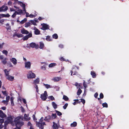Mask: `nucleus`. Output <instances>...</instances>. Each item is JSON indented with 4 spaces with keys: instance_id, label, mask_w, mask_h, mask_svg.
<instances>
[{
    "instance_id": "obj_36",
    "label": "nucleus",
    "mask_w": 129,
    "mask_h": 129,
    "mask_svg": "<svg viewBox=\"0 0 129 129\" xmlns=\"http://www.w3.org/2000/svg\"><path fill=\"white\" fill-rule=\"evenodd\" d=\"M46 40L48 41H51L52 39L50 38V37L49 36H47L46 38Z\"/></svg>"
},
{
    "instance_id": "obj_38",
    "label": "nucleus",
    "mask_w": 129,
    "mask_h": 129,
    "mask_svg": "<svg viewBox=\"0 0 129 129\" xmlns=\"http://www.w3.org/2000/svg\"><path fill=\"white\" fill-rule=\"evenodd\" d=\"M30 24V22H27L25 24V26L26 27H27L29 26Z\"/></svg>"
},
{
    "instance_id": "obj_2",
    "label": "nucleus",
    "mask_w": 129,
    "mask_h": 129,
    "mask_svg": "<svg viewBox=\"0 0 129 129\" xmlns=\"http://www.w3.org/2000/svg\"><path fill=\"white\" fill-rule=\"evenodd\" d=\"M27 77L28 79H33L35 77L36 75L31 71H29L27 74Z\"/></svg>"
},
{
    "instance_id": "obj_19",
    "label": "nucleus",
    "mask_w": 129,
    "mask_h": 129,
    "mask_svg": "<svg viewBox=\"0 0 129 129\" xmlns=\"http://www.w3.org/2000/svg\"><path fill=\"white\" fill-rule=\"evenodd\" d=\"M48 28L49 27L48 25L46 24H44L42 26V29L43 30H45L48 29Z\"/></svg>"
},
{
    "instance_id": "obj_9",
    "label": "nucleus",
    "mask_w": 129,
    "mask_h": 129,
    "mask_svg": "<svg viewBox=\"0 0 129 129\" xmlns=\"http://www.w3.org/2000/svg\"><path fill=\"white\" fill-rule=\"evenodd\" d=\"M30 47L32 48H38L39 47V46L38 45H36L35 43H32L29 44Z\"/></svg>"
},
{
    "instance_id": "obj_45",
    "label": "nucleus",
    "mask_w": 129,
    "mask_h": 129,
    "mask_svg": "<svg viewBox=\"0 0 129 129\" xmlns=\"http://www.w3.org/2000/svg\"><path fill=\"white\" fill-rule=\"evenodd\" d=\"M56 111L57 115L60 116L62 115V113L60 112L57 111Z\"/></svg>"
},
{
    "instance_id": "obj_24",
    "label": "nucleus",
    "mask_w": 129,
    "mask_h": 129,
    "mask_svg": "<svg viewBox=\"0 0 129 129\" xmlns=\"http://www.w3.org/2000/svg\"><path fill=\"white\" fill-rule=\"evenodd\" d=\"M91 74L93 78H95L96 77V75L95 73L93 71H91Z\"/></svg>"
},
{
    "instance_id": "obj_46",
    "label": "nucleus",
    "mask_w": 129,
    "mask_h": 129,
    "mask_svg": "<svg viewBox=\"0 0 129 129\" xmlns=\"http://www.w3.org/2000/svg\"><path fill=\"white\" fill-rule=\"evenodd\" d=\"M56 117V114H52V117L54 119Z\"/></svg>"
},
{
    "instance_id": "obj_25",
    "label": "nucleus",
    "mask_w": 129,
    "mask_h": 129,
    "mask_svg": "<svg viewBox=\"0 0 129 129\" xmlns=\"http://www.w3.org/2000/svg\"><path fill=\"white\" fill-rule=\"evenodd\" d=\"M52 105L54 109H56L57 107V105L54 102H53L52 103Z\"/></svg>"
},
{
    "instance_id": "obj_10",
    "label": "nucleus",
    "mask_w": 129,
    "mask_h": 129,
    "mask_svg": "<svg viewBox=\"0 0 129 129\" xmlns=\"http://www.w3.org/2000/svg\"><path fill=\"white\" fill-rule=\"evenodd\" d=\"M53 125L52 126L53 129H58L59 126V124L56 123L54 122H53Z\"/></svg>"
},
{
    "instance_id": "obj_58",
    "label": "nucleus",
    "mask_w": 129,
    "mask_h": 129,
    "mask_svg": "<svg viewBox=\"0 0 129 129\" xmlns=\"http://www.w3.org/2000/svg\"><path fill=\"white\" fill-rule=\"evenodd\" d=\"M25 12L26 14V17H29V14L26 12V11L25 10V11H24Z\"/></svg>"
},
{
    "instance_id": "obj_33",
    "label": "nucleus",
    "mask_w": 129,
    "mask_h": 129,
    "mask_svg": "<svg viewBox=\"0 0 129 129\" xmlns=\"http://www.w3.org/2000/svg\"><path fill=\"white\" fill-rule=\"evenodd\" d=\"M82 92V90L79 88L77 92V94L78 95H79Z\"/></svg>"
},
{
    "instance_id": "obj_11",
    "label": "nucleus",
    "mask_w": 129,
    "mask_h": 129,
    "mask_svg": "<svg viewBox=\"0 0 129 129\" xmlns=\"http://www.w3.org/2000/svg\"><path fill=\"white\" fill-rule=\"evenodd\" d=\"M32 36V34L31 33H29L28 34L23 37V40H27L28 38L31 37Z\"/></svg>"
},
{
    "instance_id": "obj_16",
    "label": "nucleus",
    "mask_w": 129,
    "mask_h": 129,
    "mask_svg": "<svg viewBox=\"0 0 129 129\" xmlns=\"http://www.w3.org/2000/svg\"><path fill=\"white\" fill-rule=\"evenodd\" d=\"M30 117H29L28 115H27L26 114H24V120L28 121L30 120Z\"/></svg>"
},
{
    "instance_id": "obj_64",
    "label": "nucleus",
    "mask_w": 129,
    "mask_h": 129,
    "mask_svg": "<svg viewBox=\"0 0 129 129\" xmlns=\"http://www.w3.org/2000/svg\"><path fill=\"white\" fill-rule=\"evenodd\" d=\"M41 69L44 70H46V67L45 66H43L41 67Z\"/></svg>"
},
{
    "instance_id": "obj_14",
    "label": "nucleus",
    "mask_w": 129,
    "mask_h": 129,
    "mask_svg": "<svg viewBox=\"0 0 129 129\" xmlns=\"http://www.w3.org/2000/svg\"><path fill=\"white\" fill-rule=\"evenodd\" d=\"M6 78L8 80L11 81H13L14 79V77L11 76L10 75H7V76L6 77Z\"/></svg>"
},
{
    "instance_id": "obj_47",
    "label": "nucleus",
    "mask_w": 129,
    "mask_h": 129,
    "mask_svg": "<svg viewBox=\"0 0 129 129\" xmlns=\"http://www.w3.org/2000/svg\"><path fill=\"white\" fill-rule=\"evenodd\" d=\"M8 102L6 100H3L2 101V102L4 104H6V105H7L8 104Z\"/></svg>"
},
{
    "instance_id": "obj_15",
    "label": "nucleus",
    "mask_w": 129,
    "mask_h": 129,
    "mask_svg": "<svg viewBox=\"0 0 129 129\" xmlns=\"http://www.w3.org/2000/svg\"><path fill=\"white\" fill-rule=\"evenodd\" d=\"M10 60L12 62L14 65H15L17 63V60L16 59L14 58H12L10 59Z\"/></svg>"
},
{
    "instance_id": "obj_13",
    "label": "nucleus",
    "mask_w": 129,
    "mask_h": 129,
    "mask_svg": "<svg viewBox=\"0 0 129 129\" xmlns=\"http://www.w3.org/2000/svg\"><path fill=\"white\" fill-rule=\"evenodd\" d=\"M18 4L20 5L22 7L23 9V11H25L26 9H25V5L21 2L19 1L18 2Z\"/></svg>"
},
{
    "instance_id": "obj_55",
    "label": "nucleus",
    "mask_w": 129,
    "mask_h": 129,
    "mask_svg": "<svg viewBox=\"0 0 129 129\" xmlns=\"http://www.w3.org/2000/svg\"><path fill=\"white\" fill-rule=\"evenodd\" d=\"M83 86L85 88H86V87H87V86L85 83V82L84 81L83 83Z\"/></svg>"
},
{
    "instance_id": "obj_30",
    "label": "nucleus",
    "mask_w": 129,
    "mask_h": 129,
    "mask_svg": "<svg viewBox=\"0 0 129 129\" xmlns=\"http://www.w3.org/2000/svg\"><path fill=\"white\" fill-rule=\"evenodd\" d=\"M52 37L53 38L57 39L58 38V36L56 34H55L52 35Z\"/></svg>"
},
{
    "instance_id": "obj_32",
    "label": "nucleus",
    "mask_w": 129,
    "mask_h": 129,
    "mask_svg": "<svg viewBox=\"0 0 129 129\" xmlns=\"http://www.w3.org/2000/svg\"><path fill=\"white\" fill-rule=\"evenodd\" d=\"M36 21L35 20H30L29 21L34 25H36Z\"/></svg>"
},
{
    "instance_id": "obj_49",
    "label": "nucleus",
    "mask_w": 129,
    "mask_h": 129,
    "mask_svg": "<svg viewBox=\"0 0 129 129\" xmlns=\"http://www.w3.org/2000/svg\"><path fill=\"white\" fill-rule=\"evenodd\" d=\"M33 118L34 120L36 122V124H37V122H37L36 121V120H37V119L36 118H35V115H33Z\"/></svg>"
},
{
    "instance_id": "obj_17",
    "label": "nucleus",
    "mask_w": 129,
    "mask_h": 129,
    "mask_svg": "<svg viewBox=\"0 0 129 129\" xmlns=\"http://www.w3.org/2000/svg\"><path fill=\"white\" fill-rule=\"evenodd\" d=\"M0 117L2 118L6 117V115L1 110H0Z\"/></svg>"
},
{
    "instance_id": "obj_57",
    "label": "nucleus",
    "mask_w": 129,
    "mask_h": 129,
    "mask_svg": "<svg viewBox=\"0 0 129 129\" xmlns=\"http://www.w3.org/2000/svg\"><path fill=\"white\" fill-rule=\"evenodd\" d=\"M10 98V97L9 96H7L6 98V101H7L8 102Z\"/></svg>"
},
{
    "instance_id": "obj_34",
    "label": "nucleus",
    "mask_w": 129,
    "mask_h": 129,
    "mask_svg": "<svg viewBox=\"0 0 129 129\" xmlns=\"http://www.w3.org/2000/svg\"><path fill=\"white\" fill-rule=\"evenodd\" d=\"M56 64L55 63H51L49 64V67L51 68L55 66L56 65Z\"/></svg>"
},
{
    "instance_id": "obj_21",
    "label": "nucleus",
    "mask_w": 129,
    "mask_h": 129,
    "mask_svg": "<svg viewBox=\"0 0 129 129\" xmlns=\"http://www.w3.org/2000/svg\"><path fill=\"white\" fill-rule=\"evenodd\" d=\"M39 78H38L34 80L33 83L35 84H38L39 83Z\"/></svg>"
},
{
    "instance_id": "obj_60",
    "label": "nucleus",
    "mask_w": 129,
    "mask_h": 129,
    "mask_svg": "<svg viewBox=\"0 0 129 129\" xmlns=\"http://www.w3.org/2000/svg\"><path fill=\"white\" fill-rule=\"evenodd\" d=\"M4 120L3 119L0 118V123H2L4 122Z\"/></svg>"
},
{
    "instance_id": "obj_62",
    "label": "nucleus",
    "mask_w": 129,
    "mask_h": 129,
    "mask_svg": "<svg viewBox=\"0 0 129 129\" xmlns=\"http://www.w3.org/2000/svg\"><path fill=\"white\" fill-rule=\"evenodd\" d=\"M28 126H30V127H33L32 125L30 122H29L28 123Z\"/></svg>"
},
{
    "instance_id": "obj_29",
    "label": "nucleus",
    "mask_w": 129,
    "mask_h": 129,
    "mask_svg": "<svg viewBox=\"0 0 129 129\" xmlns=\"http://www.w3.org/2000/svg\"><path fill=\"white\" fill-rule=\"evenodd\" d=\"M77 123L76 122H74L73 123H71V127H75L77 126Z\"/></svg>"
},
{
    "instance_id": "obj_40",
    "label": "nucleus",
    "mask_w": 129,
    "mask_h": 129,
    "mask_svg": "<svg viewBox=\"0 0 129 129\" xmlns=\"http://www.w3.org/2000/svg\"><path fill=\"white\" fill-rule=\"evenodd\" d=\"M27 21V19L26 18H24L23 20H22L21 22L20 23L21 24H23L25 22Z\"/></svg>"
},
{
    "instance_id": "obj_50",
    "label": "nucleus",
    "mask_w": 129,
    "mask_h": 129,
    "mask_svg": "<svg viewBox=\"0 0 129 129\" xmlns=\"http://www.w3.org/2000/svg\"><path fill=\"white\" fill-rule=\"evenodd\" d=\"M33 118L34 120L36 122V124H37V122H37L36 121V120H37V119L36 118H35V115H33Z\"/></svg>"
},
{
    "instance_id": "obj_37",
    "label": "nucleus",
    "mask_w": 129,
    "mask_h": 129,
    "mask_svg": "<svg viewBox=\"0 0 129 129\" xmlns=\"http://www.w3.org/2000/svg\"><path fill=\"white\" fill-rule=\"evenodd\" d=\"M63 99L66 101H67L69 100V98L68 97L65 95L63 96Z\"/></svg>"
},
{
    "instance_id": "obj_51",
    "label": "nucleus",
    "mask_w": 129,
    "mask_h": 129,
    "mask_svg": "<svg viewBox=\"0 0 129 129\" xmlns=\"http://www.w3.org/2000/svg\"><path fill=\"white\" fill-rule=\"evenodd\" d=\"M16 36L18 38L21 37L22 36V35L21 34H17Z\"/></svg>"
},
{
    "instance_id": "obj_22",
    "label": "nucleus",
    "mask_w": 129,
    "mask_h": 129,
    "mask_svg": "<svg viewBox=\"0 0 129 129\" xmlns=\"http://www.w3.org/2000/svg\"><path fill=\"white\" fill-rule=\"evenodd\" d=\"M8 58H4L3 59L1 60L2 62L4 65L6 64L7 63V60H8Z\"/></svg>"
},
{
    "instance_id": "obj_31",
    "label": "nucleus",
    "mask_w": 129,
    "mask_h": 129,
    "mask_svg": "<svg viewBox=\"0 0 129 129\" xmlns=\"http://www.w3.org/2000/svg\"><path fill=\"white\" fill-rule=\"evenodd\" d=\"M14 98L13 97H12L10 98V101L11 102V104L12 106H14V104L13 102Z\"/></svg>"
},
{
    "instance_id": "obj_12",
    "label": "nucleus",
    "mask_w": 129,
    "mask_h": 129,
    "mask_svg": "<svg viewBox=\"0 0 129 129\" xmlns=\"http://www.w3.org/2000/svg\"><path fill=\"white\" fill-rule=\"evenodd\" d=\"M61 79V78L60 77H55L52 79V80L54 82H57L59 81Z\"/></svg>"
},
{
    "instance_id": "obj_28",
    "label": "nucleus",
    "mask_w": 129,
    "mask_h": 129,
    "mask_svg": "<svg viewBox=\"0 0 129 129\" xmlns=\"http://www.w3.org/2000/svg\"><path fill=\"white\" fill-rule=\"evenodd\" d=\"M40 49H42L44 47V44L42 42L40 43Z\"/></svg>"
},
{
    "instance_id": "obj_42",
    "label": "nucleus",
    "mask_w": 129,
    "mask_h": 129,
    "mask_svg": "<svg viewBox=\"0 0 129 129\" xmlns=\"http://www.w3.org/2000/svg\"><path fill=\"white\" fill-rule=\"evenodd\" d=\"M27 21V19L26 18H24L23 20H22L21 22L20 23L21 24H23L25 22Z\"/></svg>"
},
{
    "instance_id": "obj_39",
    "label": "nucleus",
    "mask_w": 129,
    "mask_h": 129,
    "mask_svg": "<svg viewBox=\"0 0 129 129\" xmlns=\"http://www.w3.org/2000/svg\"><path fill=\"white\" fill-rule=\"evenodd\" d=\"M48 98L52 101H53L55 100L54 98L52 96H49Z\"/></svg>"
},
{
    "instance_id": "obj_26",
    "label": "nucleus",
    "mask_w": 129,
    "mask_h": 129,
    "mask_svg": "<svg viewBox=\"0 0 129 129\" xmlns=\"http://www.w3.org/2000/svg\"><path fill=\"white\" fill-rule=\"evenodd\" d=\"M10 71V70L9 71H7V70L6 69H5L4 70V72L5 74L6 77L7 76V75H9V72Z\"/></svg>"
},
{
    "instance_id": "obj_43",
    "label": "nucleus",
    "mask_w": 129,
    "mask_h": 129,
    "mask_svg": "<svg viewBox=\"0 0 129 129\" xmlns=\"http://www.w3.org/2000/svg\"><path fill=\"white\" fill-rule=\"evenodd\" d=\"M102 105L103 107H105L106 108H107L108 106L107 104L106 103H103Z\"/></svg>"
},
{
    "instance_id": "obj_61",
    "label": "nucleus",
    "mask_w": 129,
    "mask_h": 129,
    "mask_svg": "<svg viewBox=\"0 0 129 129\" xmlns=\"http://www.w3.org/2000/svg\"><path fill=\"white\" fill-rule=\"evenodd\" d=\"M81 102L83 104H84L85 103V100L83 99H81Z\"/></svg>"
},
{
    "instance_id": "obj_23",
    "label": "nucleus",
    "mask_w": 129,
    "mask_h": 129,
    "mask_svg": "<svg viewBox=\"0 0 129 129\" xmlns=\"http://www.w3.org/2000/svg\"><path fill=\"white\" fill-rule=\"evenodd\" d=\"M50 116L48 115L45 117L44 119V120L48 122L49 121V120H50Z\"/></svg>"
},
{
    "instance_id": "obj_27",
    "label": "nucleus",
    "mask_w": 129,
    "mask_h": 129,
    "mask_svg": "<svg viewBox=\"0 0 129 129\" xmlns=\"http://www.w3.org/2000/svg\"><path fill=\"white\" fill-rule=\"evenodd\" d=\"M17 14H20L22 13V10L20 9L18 10L17 11H16Z\"/></svg>"
},
{
    "instance_id": "obj_44",
    "label": "nucleus",
    "mask_w": 129,
    "mask_h": 129,
    "mask_svg": "<svg viewBox=\"0 0 129 129\" xmlns=\"http://www.w3.org/2000/svg\"><path fill=\"white\" fill-rule=\"evenodd\" d=\"M2 52L3 54H5L6 55H7L8 53V51L6 50H3L2 51Z\"/></svg>"
},
{
    "instance_id": "obj_20",
    "label": "nucleus",
    "mask_w": 129,
    "mask_h": 129,
    "mask_svg": "<svg viewBox=\"0 0 129 129\" xmlns=\"http://www.w3.org/2000/svg\"><path fill=\"white\" fill-rule=\"evenodd\" d=\"M34 29L35 30L34 33L35 34L38 35L40 33L39 31L36 27H34Z\"/></svg>"
},
{
    "instance_id": "obj_52",
    "label": "nucleus",
    "mask_w": 129,
    "mask_h": 129,
    "mask_svg": "<svg viewBox=\"0 0 129 129\" xmlns=\"http://www.w3.org/2000/svg\"><path fill=\"white\" fill-rule=\"evenodd\" d=\"M75 85L77 87V88H79L80 86V85L77 83H76Z\"/></svg>"
},
{
    "instance_id": "obj_63",
    "label": "nucleus",
    "mask_w": 129,
    "mask_h": 129,
    "mask_svg": "<svg viewBox=\"0 0 129 129\" xmlns=\"http://www.w3.org/2000/svg\"><path fill=\"white\" fill-rule=\"evenodd\" d=\"M35 88H36V91L37 92H38V85H36L35 86Z\"/></svg>"
},
{
    "instance_id": "obj_5",
    "label": "nucleus",
    "mask_w": 129,
    "mask_h": 129,
    "mask_svg": "<svg viewBox=\"0 0 129 129\" xmlns=\"http://www.w3.org/2000/svg\"><path fill=\"white\" fill-rule=\"evenodd\" d=\"M13 117L11 116H9L8 117L6 121H5V124H6L7 123H11L13 121Z\"/></svg>"
},
{
    "instance_id": "obj_6",
    "label": "nucleus",
    "mask_w": 129,
    "mask_h": 129,
    "mask_svg": "<svg viewBox=\"0 0 129 129\" xmlns=\"http://www.w3.org/2000/svg\"><path fill=\"white\" fill-rule=\"evenodd\" d=\"M75 68H78L77 67L75 66H73V68L72 70L71 71V75L72 76H73V72H74V74H73L74 75H76L77 74V72L76 71V70H75Z\"/></svg>"
},
{
    "instance_id": "obj_48",
    "label": "nucleus",
    "mask_w": 129,
    "mask_h": 129,
    "mask_svg": "<svg viewBox=\"0 0 129 129\" xmlns=\"http://www.w3.org/2000/svg\"><path fill=\"white\" fill-rule=\"evenodd\" d=\"M68 104L67 103H66L65 105L63 106V107L64 109H66L68 106Z\"/></svg>"
},
{
    "instance_id": "obj_35",
    "label": "nucleus",
    "mask_w": 129,
    "mask_h": 129,
    "mask_svg": "<svg viewBox=\"0 0 129 129\" xmlns=\"http://www.w3.org/2000/svg\"><path fill=\"white\" fill-rule=\"evenodd\" d=\"M47 88H51V86L48 84H43Z\"/></svg>"
},
{
    "instance_id": "obj_18",
    "label": "nucleus",
    "mask_w": 129,
    "mask_h": 129,
    "mask_svg": "<svg viewBox=\"0 0 129 129\" xmlns=\"http://www.w3.org/2000/svg\"><path fill=\"white\" fill-rule=\"evenodd\" d=\"M21 32L23 34H28L29 32L24 28H23L21 30Z\"/></svg>"
},
{
    "instance_id": "obj_54",
    "label": "nucleus",
    "mask_w": 129,
    "mask_h": 129,
    "mask_svg": "<svg viewBox=\"0 0 129 129\" xmlns=\"http://www.w3.org/2000/svg\"><path fill=\"white\" fill-rule=\"evenodd\" d=\"M100 97L101 99H103L104 97V95L103 94L101 93L100 94Z\"/></svg>"
},
{
    "instance_id": "obj_3",
    "label": "nucleus",
    "mask_w": 129,
    "mask_h": 129,
    "mask_svg": "<svg viewBox=\"0 0 129 129\" xmlns=\"http://www.w3.org/2000/svg\"><path fill=\"white\" fill-rule=\"evenodd\" d=\"M48 95L46 91H45L44 93L42 94L41 95V98L43 101H45L47 98Z\"/></svg>"
},
{
    "instance_id": "obj_8",
    "label": "nucleus",
    "mask_w": 129,
    "mask_h": 129,
    "mask_svg": "<svg viewBox=\"0 0 129 129\" xmlns=\"http://www.w3.org/2000/svg\"><path fill=\"white\" fill-rule=\"evenodd\" d=\"M8 9V7L7 6H3L0 8V12H5Z\"/></svg>"
},
{
    "instance_id": "obj_41",
    "label": "nucleus",
    "mask_w": 129,
    "mask_h": 129,
    "mask_svg": "<svg viewBox=\"0 0 129 129\" xmlns=\"http://www.w3.org/2000/svg\"><path fill=\"white\" fill-rule=\"evenodd\" d=\"M27 21V19L26 18H24L23 20H22L21 22L20 23L21 24H23L25 22Z\"/></svg>"
},
{
    "instance_id": "obj_59",
    "label": "nucleus",
    "mask_w": 129,
    "mask_h": 129,
    "mask_svg": "<svg viewBox=\"0 0 129 129\" xmlns=\"http://www.w3.org/2000/svg\"><path fill=\"white\" fill-rule=\"evenodd\" d=\"M43 117H42L40 119V121L38 122H40V123H42L43 122H42L43 121Z\"/></svg>"
},
{
    "instance_id": "obj_56",
    "label": "nucleus",
    "mask_w": 129,
    "mask_h": 129,
    "mask_svg": "<svg viewBox=\"0 0 129 129\" xmlns=\"http://www.w3.org/2000/svg\"><path fill=\"white\" fill-rule=\"evenodd\" d=\"M35 15L33 14H31L29 15V17L30 18H33L35 17Z\"/></svg>"
},
{
    "instance_id": "obj_4",
    "label": "nucleus",
    "mask_w": 129,
    "mask_h": 129,
    "mask_svg": "<svg viewBox=\"0 0 129 129\" xmlns=\"http://www.w3.org/2000/svg\"><path fill=\"white\" fill-rule=\"evenodd\" d=\"M44 125H46L45 122L42 123H40V122H37V125L38 127H39L40 129H43L44 128Z\"/></svg>"
},
{
    "instance_id": "obj_1",
    "label": "nucleus",
    "mask_w": 129,
    "mask_h": 129,
    "mask_svg": "<svg viewBox=\"0 0 129 129\" xmlns=\"http://www.w3.org/2000/svg\"><path fill=\"white\" fill-rule=\"evenodd\" d=\"M23 119V118L22 116L18 117L15 118L14 122L18 129H20V127L23 124V122L21 121L20 120Z\"/></svg>"
},
{
    "instance_id": "obj_7",
    "label": "nucleus",
    "mask_w": 129,
    "mask_h": 129,
    "mask_svg": "<svg viewBox=\"0 0 129 129\" xmlns=\"http://www.w3.org/2000/svg\"><path fill=\"white\" fill-rule=\"evenodd\" d=\"M25 67L29 69L31 67V63L30 61L26 62L25 63Z\"/></svg>"
},
{
    "instance_id": "obj_53",
    "label": "nucleus",
    "mask_w": 129,
    "mask_h": 129,
    "mask_svg": "<svg viewBox=\"0 0 129 129\" xmlns=\"http://www.w3.org/2000/svg\"><path fill=\"white\" fill-rule=\"evenodd\" d=\"M16 14H17L16 13V11L15 12V13H14L12 15V17L13 18H14L15 17V16L16 15Z\"/></svg>"
}]
</instances>
